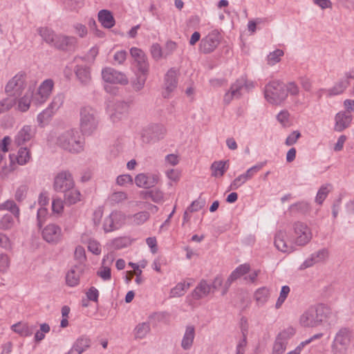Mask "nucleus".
<instances>
[{
	"instance_id": "1",
	"label": "nucleus",
	"mask_w": 354,
	"mask_h": 354,
	"mask_svg": "<svg viewBox=\"0 0 354 354\" xmlns=\"http://www.w3.org/2000/svg\"><path fill=\"white\" fill-rule=\"evenodd\" d=\"M55 145L70 153H77L83 151V142L80 133L75 129L62 131L55 137Z\"/></svg>"
},
{
	"instance_id": "2",
	"label": "nucleus",
	"mask_w": 354,
	"mask_h": 354,
	"mask_svg": "<svg viewBox=\"0 0 354 354\" xmlns=\"http://www.w3.org/2000/svg\"><path fill=\"white\" fill-rule=\"evenodd\" d=\"M330 313V308L324 304L312 306L301 315L299 322L304 327H316L320 325Z\"/></svg>"
},
{
	"instance_id": "3",
	"label": "nucleus",
	"mask_w": 354,
	"mask_h": 354,
	"mask_svg": "<svg viewBox=\"0 0 354 354\" xmlns=\"http://www.w3.org/2000/svg\"><path fill=\"white\" fill-rule=\"evenodd\" d=\"M99 118L95 109L85 106L80 110V129L84 136H91L97 128Z\"/></svg>"
},
{
	"instance_id": "4",
	"label": "nucleus",
	"mask_w": 354,
	"mask_h": 354,
	"mask_svg": "<svg viewBox=\"0 0 354 354\" xmlns=\"http://www.w3.org/2000/svg\"><path fill=\"white\" fill-rule=\"evenodd\" d=\"M264 95L269 103L280 104L288 97L286 84L279 80L270 82L265 86Z\"/></svg>"
},
{
	"instance_id": "5",
	"label": "nucleus",
	"mask_w": 354,
	"mask_h": 354,
	"mask_svg": "<svg viewBox=\"0 0 354 354\" xmlns=\"http://www.w3.org/2000/svg\"><path fill=\"white\" fill-rule=\"evenodd\" d=\"M351 330L348 328H342L336 333L331 346L333 354H346L351 339Z\"/></svg>"
},
{
	"instance_id": "6",
	"label": "nucleus",
	"mask_w": 354,
	"mask_h": 354,
	"mask_svg": "<svg viewBox=\"0 0 354 354\" xmlns=\"http://www.w3.org/2000/svg\"><path fill=\"white\" fill-rule=\"evenodd\" d=\"M26 86V75L25 73H19L14 76L6 84L5 91L8 96L19 97Z\"/></svg>"
},
{
	"instance_id": "7",
	"label": "nucleus",
	"mask_w": 354,
	"mask_h": 354,
	"mask_svg": "<svg viewBox=\"0 0 354 354\" xmlns=\"http://www.w3.org/2000/svg\"><path fill=\"white\" fill-rule=\"evenodd\" d=\"M221 40V33L217 30H212L201 40L199 44L200 52L204 54L213 52L220 44Z\"/></svg>"
},
{
	"instance_id": "8",
	"label": "nucleus",
	"mask_w": 354,
	"mask_h": 354,
	"mask_svg": "<svg viewBox=\"0 0 354 354\" xmlns=\"http://www.w3.org/2000/svg\"><path fill=\"white\" fill-rule=\"evenodd\" d=\"M165 133V127L158 124H151L142 129L141 138L144 142H156L163 138Z\"/></svg>"
},
{
	"instance_id": "9",
	"label": "nucleus",
	"mask_w": 354,
	"mask_h": 354,
	"mask_svg": "<svg viewBox=\"0 0 354 354\" xmlns=\"http://www.w3.org/2000/svg\"><path fill=\"white\" fill-rule=\"evenodd\" d=\"M73 187L75 182L68 171H62L55 177L53 188L56 192H62Z\"/></svg>"
},
{
	"instance_id": "10",
	"label": "nucleus",
	"mask_w": 354,
	"mask_h": 354,
	"mask_svg": "<svg viewBox=\"0 0 354 354\" xmlns=\"http://www.w3.org/2000/svg\"><path fill=\"white\" fill-rule=\"evenodd\" d=\"M293 229L296 238L295 243L299 246L306 245L312 239V233L310 228L304 223L297 221L293 224Z\"/></svg>"
},
{
	"instance_id": "11",
	"label": "nucleus",
	"mask_w": 354,
	"mask_h": 354,
	"mask_svg": "<svg viewBox=\"0 0 354 354\" xmlns=\"http://www.w3.org/2000/svg\"><path fill=\"white\" fill-rule=\"evenodd\" d=\"M44 240L52 245H57L62 241V231L61 227L54 223L48 224L41 231Z\"/></svg>"
},
{
	"instance_id": "12",
	"label": "nucleus",
	"mask_w": 354,
	"mask_h": 354,
	"mask_svg": "<svg viewBox=\"0 0 354 354\" xmlns=\"http://www.w3.org/2000/svg\"><path fill=\"white\" fill-rule=\"evenodd\" d=\"M102 77L104 82L111 84L126 85L129 82L128 78L124 73L111 67H106L102 69Z\"/></svg>"
},
{
	"instance_id": "13",
	"label": "nucleus",
	"mask_w": 354,
	"mask_h": 354,
	"mask_svg": "<svg viewBox=\"0 0 354 354\" xmlns=\"http://www.w3.org/2000/svg\"><path fill=\"white\" fill-rule=\"evenodd\" d=\"M77 39L73 36L58 35L53 47L63 51H74L76 48Z\"/></svg>"
},
{
	"instance_id": "14",
	"label": "nucleus",
	"mask_w": 354,
	"mask_h": 354,
	"mask_svg": "<svg viewBox=\"0 0 354 354\" xmlns=\"http://www.w3.org/2000/svg\"><path fill=\"white\" fill-rule=\"evenodd\" d=\"M130 54L136 63L137 71L139 72H149V64L145 53L140 48L133 47L130 49Z\"/></svg>"
},
{
	"instance_id": "15",
	"label": "nucleus",
	"mask_w": 354,
	"mask_h": 354,
	"mask_svg": "<svg viewBox=\"0 0 354 354\" xmlns=\"http://www.w3.org/2000/svg\"><path fill=\"white\" fill-rule=\"evenodd\" d=\"M74 72L75 76L82 86H88L92 82L91 69L86 65H77Z\"/></svg>"
},
{
	"instance_id": "16",
	"label": "nucleus",
	"mask_w": 354,
	"mask_h": 354,
	"mask_svg": "<svg viewBox=\"0 0 354 354\" xmlns=\"http://www.w3.org/2000/svg\"><path fill=\"white\" fill-rule=\"evenodd\" d=\"M63 103V97L62 95H57L55 97L52 102L48 105L47 109L44 110L37 116V121L39 123H43L45 120L50 118L55 111H57Z\"/></svg>"
},
{
	"instance_id": "17",
	"label": "nucleus",
	"mask_w": 354,
	"mask_h": 354,
	"mask_svg": "<svg viewBox=\"0 0 354 354\" xmlns=\"http://www.w3.org/2000/svg\"><path fill=\"white\" fill-rule=\"evenodd\" d=\"M176 76L177 71L174 68H170L166 73L165 77V90L162 92L164 98H168L169 94L176 88L178 84Z\"/></svg>"
},
{
	"instance_id": "18",
	"label": "nucleus",
	"mask_w": 354,
	"mask_h": 354,
	"mask_svg": "<svg viewBox=\"0 0 354 354\" xmlns=\"http://www.w3.org/2000/svg\"><path fill=\"white\" fill-rule=\"evenodd\" d=\"M158 182V176L152 174H139L135 178V183L139 187L149 189Z\"/></svg>"
},
{
	"instance_id": "19",
	"label": "nucleus",
	"mask_w": 354,
	"mask_h": 354,
	"mask_svg": "<svg viewBox=\"0 0 354 354\" xmlns=\"http://www.w3.org/2000/svg\"><path fill=\"white\" fill-rule=\"evenodd\" d=\"M53 87L52 80H46L39 86L37 93L33 97V100L38 104L44 103L50 96Z\"/></svg>"
},
{
	"instance_id": "20",
	"label": "nucleus",
	"mask_w": 354,
	"mask_h": 354,
	"mask_svg": "<svg viewBox=\"0 0 354 354\" xmlns=\"http://www.w3.org/2000/svg\"><path fill=\"white\" fill-rule=\"evenodd\" d=\"M335 131L341 132L348 128L352 121V115L346 112H339L335 115Z\"/></svg>"
},
{
	"instance_id": "21",
	"label": "nucleus",
	"mask_w": 354,
	"mask_h": 354,
	"mask_svg": "<svg viewBox=\"0 0 354 354\" xmlns=\"http://www.w3.org/2000/svg\"><path fill=\"white\" fill-rule=\"evenodd\" d=\"M123 216L120 212H112L104 221L103 228L105 232H110L118 228L116 221Z\"/></svg>"
},
{
	"instance_id": "22",
	"label": "nucleus",
	"mask_w": 354,
	"mask_h": 354,
	"mask_svg": "<svg viewBox=\"0 0 354 354\" xmlns=\"http://www.w3.org/2000/svg\"><path fill=\"white\" fill-rule=\"evenodd\" d=\"M195 337V328L192 325L186 326L185 332L184 333L183 339L181 341V347L185 350H189L194 343Z\"/></svg>"
},
{
	"instance_id": "23",
	"label": "nucleus",
	"mask_w": 354,
	"mask_h": 354,
	"mask_svg": "<svg viewBox=\"0 0 354 354\" xmlns=\"http://www.w3.org/2000/svg\"><path fill=\"white\" fill-rule=\"evenodd\" d=\"M129 104L124 101H118L114 106V112L111 115V119L113 122L120 120L123 115L128 112Z\"/></svg>"
},
{
	"instance_id": "24",
	"label": "nucleus",
	"mask_w": 354,
	"mask_h": 354,
	"mask_svg": "<svg viewBox=\"0 0 354 354\" xmlns=\"http://www.w3.org/2000/svg\"><path fill=\"white\" fill-rule=\"evenodd\" d=\"M286 233L284 231H279L274 236V245L279 251L283 252H290L292 250V247L288 245L285 241Z\"/></svg>"
},
{
	"instance_id": "25",
	"label": "nucleus",
	"mask_w": 354,
	"mask_h": 354,
	"mask_svg": "<svg viewBox=\"0 0 354 354\" xmlns=\"http://www.w3.org/2000/svg\"><path fill=\"white\" fill-rule=\"evenodd\" d=\"M98 21L105 28L113 27L115 23L112 12L108 10H101L98 12Z\"/></svg>"
},
{
	"instance_id": "26",
	"label": "nucleus",
	"mask_w": 354,
	"mask_h": 354,
	"mask_svg": "<svg viewBox=\"0 0 354 354\" xmlns=\"http://www.w3.org/2000/svg\"><path fill=\"white\" fill-rule=\"evenodd\" d=\"M149 72H137L135 73L136 77L131 80V85L133 91L138 92L141 91L145 84Z\"/></svg>"
},
{
	"instance_id": "27",
	"label": "nucleus",
	"mask_w": 354,
	"mask_h": 354,
	"mask_svg": "<svg viewBox=\"0 0 354 354\" xmlns=\"http://www.w3.org/2000/svg\"><path fill=\"white\" fill-rule=\"evenodd\" d=\"M241 84H244L242 80L239 82H234L231 85L230 90L225 94L223 97L225 104H230L234 98H239L241 96V93L240 92Z\"/></svg>"
},
{
	"instance_id": "28",
	"label": "nucleus",
	"mask_w": 354,
	"mask_h": 354,
	"mask_svg": "<svg viewBox=\"0 0 354 354\" xmlns=\"http://www.w3.org/2000/svg\"><path fill=\"white\" fill-rule=\"evenodd\" d=\"M229 160L223 161H214L211 165L212 176L221 177L224 175L225 171L228 169Z\"/></svg>"
},
{
	"instance_id": "29",
	"label": "nucleus",
	"mask_w": 354,
	"mask_h": 354,
	"mask_svg": "<svg viewBox=\"0 0 354 354\" xmlns=\"http://www.w3.org/2000/svg\"><path fill=\"white\" fill-rule=\"evenodd\" d=\"M32 136V128L30 126H24L15 137V142L17 146L22 145L29 141Z\"/></svg>"
},
{
	"instance_id": "30",
	"label": "nucleus",
	"mask_w": 354,
	"mask_h": 354,
	"mask_svg": "<svg viewBox=\"0 0 354 354\" xmlns=\"http://www.w3.org/2000/svg\"><path fill=\"white\" fill-rule=\"evenodd\" d=\"M35 86L30 85L26 94L19 100L18 107L21 111L25 112L28 110L30 104V99L33 97Z\"/></svg>"
},
{
	"instance_id": "31",
	"label": "nucleus",
	"mask_w": 354,
	"mask_h": 354,
	"mask_svg": "<svg viewBox=\"0 0 354 354\" xmlns=\"http://www.w3.org/2000/svg\"><path fill=\"white\" fill-rule=\"evenodd\" d=\"M211 290V286L206 281L202 280L192 292V297L195 299H200L207 296Z\"/></svg>"
},
{
	"instance_id": "32",
	"label": "nucleus",
	"mask_w": 354,
	"mask_h": 354,
	"mask_svg": "<svg viewBox=\"0 0 354 354\" xmlns=\"http://www.w3.org/2000/svg\"><path fill=\"white\" fill-rule=\"evenodd\" d=\"M11 328L15 333L19 334L21 336L28 337L32 335L36 326L19 322L13 324Z\"/></svg>"
},
{
	"instance_id": "33",
	"label": "nucleus",
	"mask_w": 354,
	"mask_h": 354,
	"mask_svg": "<svg viewBox=\"0 0 354 354\" xmlns=\"http://www.w3.org/2000/svg\"><path fill=\"white\" fill-rule=\"evenodd\" d=\"M140 197L142 199H151L156 203H159L163 200L164 194L158 189H154L150 191H142L140 192Z\"/></svg>"
},
{
	"instance_id": "34",
	"label": "nucleus",
	"mask_w": 354,
	"mask_h": 354,
	"mask_svg": "<svg viewBox=\"0 0 354 354\" xmlns=\"http://www.w3.org/2000/svg\"><path fill=\"white\" fill-rule=\"evenodd\" d=\"M62 193L64 194V202L66 205H73L80 201V192L75 189V187L62 192Z\"/></svg>"
},
{
	"instance_id": "35",
	"label": "nucleus",
	"mask_w": 354,
	"mask_h": 354,
	"mask_svg": "<svg viewBox=\"0 0 354 354\" xmlns=\"http://www.w3.org/2000/svg\"><path fill=\"white\" fill-rule=\"evenodd\" d=\"M270 290L267 287L258 288L254 292V299L259 306L264 305L270 297Z\"/></svg>"
},
{
	"instance_id": "36",
	"label": "nucleus",
	"mask_w": 354,
	"mask_h": 354,
	"mask_svg": "<svg viewBox=\"0 0 354 354\" xmlns=\"http://www.w3.org/2000/svg\"><path fill=\"white\" fill-rule=\"evenodd\" d=\"M349 78L346 77L344 76V78L339 80L333 87L330 88L328 90V93L330 95H335L342 93L344 90L348 87L349 85Z\"/></svg>"
},
{
	"instance_id": "37",
	"label": "nucleus",
	"mask_w": 354,
	"mask_h": 354,
	"mask_svg": "<svg viewBox=\"0 0 354 354\" xmlns=\"http://www.w3.org/2000/svg\"><path fill=\"white\" fill-rule=\"evenodd\" d=\"M38 32L40 36L47 44L52 46H54L58 35L55 34L52 30L48 28H39Z\"/></svg>"
},
{
	"instance_id": "38",
	"label": "nucleus",
	"mask_w": 354,
	"mask_h": 354,
	"mask_svg": "<svg viewBox=\"0 0 354 354\" xmlns=\"http://www.w3.org/2000/svg\"><path fill=\"white\" fill-rule=\"evenodd\" d=\"M250 270V266L248 263L241 264L238 266L228 277L229 284L232 281L248 273Z\"/></svg>"
},
{
	"instance_id": "39",
	"label": "nucleus",
	"mask_w": 354,
	"mask_h": 354,
	"mask_svg": "<svg viewBox=\"0 0 354 354\" xmlns=\"http://www.w3.org/2000/svg\"><path fill=\"white\" fill-rule=\"evenodd\" d=\"M149 216L150 214L148 212L142 211L133 215H129L128 218L132 224L140 225L146 222L149 219Z\"/></svg>"
},
{
	"instance_id": "40",
	"label": "nucleus",
	"mask_w": 354,
	"mask_h": 354,
	"mask_svg": "<svg viewBox=\"0 0 354 354\" xmlns=\"http://www.w3.org/2000/svg\"><path fill=\"white\" fill-rule=\"evenodd\" d=\"M90 344L91 340L88 337L86 336H82L75 342L73 347L76 350V351H78L79 354H82L90 346Z\"/></svg>"
},
{
	"instance_id": "41",
	"label": "nucleus",
	"mask_w": 354,
	"mask_h": 354,
	"mask_svg": "<svg viewBox=\"0 0 354 354\" xmlns=\"http://www.w3.org/2000/svg\"><path fill=\"white\" fill-rule=\"evenodd\" d=\"M150 331V325L147 322L138 324L134 329V336L136 339L144 338Z\"/></svg>"
},
{
	"instance_id": "42",
	"label": "nucleus",
	"mask_w": 354,
	"mask_h": 354,
	"mask_svg": "<svg viewBox=\"0 0 354 354\" xmlns=\"http://www.w3.org/2000/svg\"><path fill=\"white\" fill-rule=\"evenodd\" d=\"M310 205L308 203L301 201L292 204L290 206L289 210L292 213H300L305 214L310 211Z\"/></svg>"
},
{
	"instance_id": "43",
	"label": "nucleus",
	"mask_w": 354,
	"mask_h": 354,
	"mask_svg": "<svg viewBox=\"0 0 354 354\" xmlns=\"http://www.w3.org/2000/svg\"><path fill=\"white\" fill-rule=\"evenodd\" d=\"M80 274L75 268H71L66 275V282L68 286H75L79 283Z\"/></svg>"
},
{
	"instance_id": "44",
	"label": "nucleus",
	"mask_w": 354,
	"mask_h": 354,
	"mask_svg": "<svg viewBox=\"0 0 354 354\" xmlns=\"http://www.w3.org/2000/svg\"><path fill=\"white\" fill-rule=\"evenodd\" d=\"M131 245L130 239L128 237H118L111 242V247L114 250H120Z\"/></svg>"
},
{
	"instance_id": "45",
	"label": "nucleus",
	"mask_w": 354,
	"mask_h": 354,
	"mask_svg": "<svg viewBox=\"0 0 354 354\" xmlns=\"http://www.w3.org/2000/svg\"><path fill=\"white\" fill-rule=\"evenodd\" d=\"M14 225V218L11 214H6L0 219V230H10Z\"/></svg>"
},
{
	"instance_id": "46",
	"label": "nucleus",
	"mask_w": 354,
	"mask_h": 354,
	"mask_svg": "<svg viewBox=\"0 0 354 354\" xmlns=\"http://www.w3.org/2000/svg\"><path fill=\"white\" fill-rule=\"evenodd\" d=\"M16 104L15 97L8 96L0 101V114L9 111Z\"/></svg>"
},
{
	"instance_id": "47",
	"label": "nucleus",
	"mask_w": 354,
	"mask_h": 354,
	"mask_svg": "<svg viewBox=\"0 0 354 354\" xmlns=\"http://www.w3.org/2000/svg\"><path fill=\"white\" fill-rule=\"evenodd\" d=\"M189 287V283L185 284V283H178L171 290V297H175L183 296Z\"/></svg>"
},
{
	"instance_id": "48",
	"label": "nucleus",
	"mask_w": 354,
	"mask_h": 354,
	"mask_svg": "<svg viewBox=\"0 0 354 354\" xmlns=\"http://www.w3.org/2000/svg\"><path fill=\"white\" fill-rule=\"evenodd\" d=\"M30 158V153L26 147H21L19 149L18 155L15 157L17 163L23 165L27 163Z\"/></svg>"
},
{
	"instance_id": "49",
	"label": "nucleus",
	"mask_w": 354,
	"mask_h": 354,
	"mask_svg": "<svg viewBox=\"0 0 354 354\" xmlns=\"http://www.w3.org/2000/svg\"><path fill=\"white\" fill-rule=\"evenodd\" d=\"M0 209H8L15 216L19 214V209L13 201H7L3 204L0 205Z\"/></svg>"
},
{
	"instance_id": "50",
	"label": "nucleus",
	"mask_w": 354,
	"mask_h": 354,
	"mask_svg": "<svg viewBox=\"0 0 354 354\" xmlns=\"http://www.w3.org/2000/svg\"><path fill=\"white\" fill-rule=\"evenodd\" d=\"M283 54V51L281 49L274 50L268 55V63L270 65H274L279 62L281 57H282Z\"/></svg>"
},
{
	"instance_id": "51",
	"label": "nucleus",
	"mask_w": 354,
	"mask_h": 354,
	"mask_svg": "<svg viewBox=\"0 0 354 354\" xmlns=\"http://www.w3.org/2000/svg\"><path fill=\"white\" fill-rule=\"evenodd\" d=\"M290 291V289L288 286H282L279 297V298L276 302V304H275L276 308H279L281 306L283 303L286 299Z\"/></svg>"
},
{
	"instance_id": "52",
	"label": "nucleus",
	"mask_w": 354,
	"mask_h": 354,
	"mask_svg": "<svg viewBox=\"0 0 354 354\" xmlns=\"http://www.w3.org/2000/svg\"><path fill=\"white\" fill-rule=\"evenodd\" d=\"M328 186V185H322L317 192L315 198V201L319 205L322 204V203L328 196V194L329 193Z\"/></svg>"
},
{
	"instance_id": "53",
	"label": "nucleus",
	"mask_w": 354,
	"mask_h": 354,
	"mask_svg": "<svg viewBox=\"0 0 354 354\" xmlns=\"http://www.w3.org/2000/svg\"><path fill=\"white\" fill-rule=\"evenodd\" d=\"M28 190V187L26 185H20L15 192V199L18 202L23 201L26 197Z\"/></svg>"
},
{
	"instance_id": "54",
	"label": "nucleus",
	"mask_w": 354,
	"mask_h": 354,
	"mask_svg": "<svg viewBox=\"0 0 354 354\" xmlns=\"http://www.w3.org/2000/svg\"><path fill=\"white\" fill-rule=\"evenodd\" d=\"M295 333V330L292 327H288L286 329H284L283 331L279 333L277 337V339L283 341L284 342H286V341L289 339L290 337L294 335Z\"/></svg>"
},
{
	"instance_id": "55",
	"label": "nucleus",
	"mask_w": 354,
	"mask_h": 354,
	"mask_svg": "<svg viewBox=\"0 0 354 354\" xmlns=\"http://www.w3.org/2000/svg\"><path fill=\"white\" fill-rule=\"evenodd\" d=\"M286 348V342L276 338L273 346L272 354H283Z\"/></svg>"
},
{
	"instance_id": "56",
	"label": "nucleus",
	"mask_w": 354,
	"mask_h": 354,
	"mask_svg": "<svg viewBox=\"0 0 354 354\" xmlns=\"http://www.w3.org/2000/svg\"><path fill=\"white\" fill-rule=\"evenodd\" d=\"M47 214H48V209H47V208H46L44 207H41L37 210V225L39 229L41 228L42 225H43L44 222L45 221V218H46V216H47Z\"/></svg>"
},
{
	"instance_id": "57",
	"label": "nucleus",
	"mask_w": 354,
	"mask_h": 354,
	"mask_svg": "<svg viewBox=\"0 0 354 354\" xmlns=\"http://www.w3.org/2000/svg\"><path fill=\"white\" fill-rule=\"evenodd\" d=\"M248 328H245L243 326L241 327V333L243 335V338L239 342L236 346V350L243 351H245V347L247 345V334H248Z\"/></svg>"
},
{
	"instance_id": "58",
	"label": "nucleus",
	"mask_w": 354,
	"mask_h": 354,
	"mask_svg": "<svg viewBox=\"0 0 354 354\" xmlns=\"http://www.w3.org/2000/svg\"><path fill=\"white\" fill-rule=\"evenodd\" d=\"M151 53L153 59H160L163 56L162 48L158 44H153L151 47Z\"/></svg>"
},
{
	"instance_id": "59",
	"label": "nucleus",
	"mask_w": 354,
	"mask_h": 354,
	"mask_svg": "<svg viewBox=\"0 0 354 354\" xmlns=\"http://www.w3.org/2000/svg\"><path fill=\"white\" fill-rule=\"evenodd\" d=\"M247 180H248L245 176V175L243 174H241L232 181V183L230 185V189H236L242 185H243Z\"/></svg>"
},
{
	"instance_id": "60",
	"label": "nucleus",
	"mask_w": 354,
	"mask_h": 354,
	"mask_svg": "<svg viewBox=\"0 0 354 354\" xmlns=\"http://www.w3.org/2000/svg\"><path fill=\"white\" fill-rule=\"evenodd\" d=\"M301 137V133L298 131H292L286 139V145L291 146L295 144L297 140Z\"/></svg>"
},
{
	"instance_id": "61",
	"label": "nucleus",
	"mask_w": 354,
	"mask_h": 354,
	"mask_svg": "<svg viewBox=\"0 0 354 354\" xmlns=\"http://www.w3.org/2000/svg\"><path fill=\"white\" fill-rule=\"evenodd\" d=\"M63 201L61 198H54L52 203V210L54 213L60 214L64 209Z\"/></svg>"
},
{
	"instance_id": "62",
	"label": "nucleus",
	"mask_w": 354,
	"mask_h": 354,
	"mask_svg": "<svg viewBox=\"0 0 354 354\" xmlns=\"http://www.w3.org/2000/svg\"><path fill=\"white\" fill-rule=\"evenodd\" d=\"M286 90L287 91L288 94L289 93L292 96H296L299 93V86L295 82H290L286 84Z\"/></svg>"
},
{
	"instance_id": "63",
	"label": "nucleus",
	"mask_w": 354,
	"mask_h": 354,
	"mask_svg": "<svg viewBox=\"0 0 354 354\" xmlns=\"http://www.w3.org/2000/svg\"><path fill=\"white\" fill-rule=\"evenodd\" d=\"M88 250L94 254H100L101 253L100 244L94 240H90L88 244Z\"/></svg>"
},
{
	"instance_id": "64",
	"label": "nucleus",
	"mask_w": 354,
	"mask_h": 354,
	"mask_svg": "<svg viewBox=\"0 0 354 354\" xmlns=\"http://www.w3.org/2000/svg\"><path fill=\"white\" fill-rule=\"evenodd\" d=\"M127 198V194L124 192H115L111 196V201L119 203Z\"/></svg>"
}]
</instances>
